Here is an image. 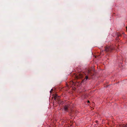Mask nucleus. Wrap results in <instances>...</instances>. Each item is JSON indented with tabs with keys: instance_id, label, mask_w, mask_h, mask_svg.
<instances>
[{
	"instance_id": "1",
	"label": "nucleus",
	"mask_w": 127,
	"mask_h": 127,
	"mask_svg": "<svg viewBox=\"0 0 127 127\" xmlns=\"http://www.w3.org/2000/svg\"><path fill=\"white\" fill-rule=\"evenodd\" d=\"M53 97L55 100L56 101H59L60 97L58 96L57 94H55L54 95Z\"/></svg>"
},
{
	"instance_id": "2",
	"label": "nucleus",
	"mask_w": 127,
	"mask_h": 127,
	"mask_svg": "<svg viewBox=\"0 0 127 127\" xmlns=\"http://www.w3.org/2000/svg\"><path fill=\"white\" fill-rule=\"evenodd\" d=\"M113 49L111 47L108 46L106 47L105 48V50L106 52L111 51V50H113Z\"/></svg>"
},
{
	"instance_id": "3",
	"label": "nucleus",
	"mask_w": 127,
	"mask_h": 127,
	"mask_svg": "<svg viewBox=\"0 0 127 127\" xmlns=\"http://www.w3.org/2000/svg\"><path fill=\"white\" fill-rule=\"evenodd\" d=\"M75 77L76 79H78L81 78L83 77V75L82 74H79L78 75H75Z\"/></svg>"
},
{
	"instance_id": "4",
	"label": "nucleus",
	"mask_w": 127,
	"mask_h": 127,
	"mask_svg": "<svg viewBox=\"0 0 127 127\" xmlns=\"http://www.w3.org/2000/svg\"><path fill=\"white\" fill-rule=\"evenodd\" d=\"M69 108V105H65L64 106V111H66L67 112L68 111V108Z\"/></svg>"
},
{
	"instance_id": "5",
	"label": "nucleus",
	"mask_w": 127,
	"mask_h": 127,
	"mask_svg": "<svg viewBox=\"0 0 127 127\" xmlns=\"http://www.w3.org/2000/svg\"><path fill=\"white\" fill-rule=\"evenodd\" d=\"M74 113V111L72 110L71 109L69 113V115L70 116H71L72 114Z\"/></svg>"
},
{
	"instance_id": "6",
	"label": "nucleus",
	"mask_w": 127,
	"mask_h": 127,
	"mask_svg": "<svg viewBox=\"0 0 127 127\" xmlns=\"http://www.w3.org/2000/svg\"><path fill=\"white\" fill-rule=\"evenodd\" d=\"M88 79V76H86L85 77V79H84L82 81V82H83L84 81H86L87 79Z\"/></svg>"
},
{
	"instance_id": "7",
	"label": "nucleus",
	"mask_w": 127,
	"mask_h": 127,
	"mask_svg": "<svg viewBox=\"0 0 127 127\" xmlns=\"http://www.w3.org/2000/svg\"><path fill=\"white\" fill-rule=\"evenodd\" d=\"M88 73L89 74L91 73V71L90 70H88Z\"/></svg>"
},
{
	"instance_id": "8",
	"label": "nucleus",
	"mask_w": 127,
	"mask_h": 127,
	"mask_svg": "<svg viewBox=\"0 0 127 127\" xmlns=\"http://www.w3.org/2000/svg\"><path fill=\"white\" fill-rule=\"evenodd\" d=\"M53 90L52 89H51V90L50 91V93H52V91H53Z\"/></svg>"
},
{
	"instance_id": "9",
	"label": "nucleus",
	"mask_w": 127,
	"mask_h": 127,
	"mask_svg": "<svg viewBox=\"0 0 127 127\" xmlns=\"http://www.w3.org/2000/svg\"><path fill=\"white\" fill-rule=\"evenodd\" d=\"M125 124H123V125H122V127H125Z\"/></svg>"
},
{
	"instance_id": "10",
	"label": "nucleus",
	"mask_w": 127,
	"mask_h": 127,
	"mask_svg": "<svg viewBox=\"0 0 127 127\" xmlns=\"http://www.w3.org/2000/svg\"><path fill=\"white\" fill-rule=\"evenodd\" d=\"M121 34H119L118 35V37H119V36H121Z\"/></svg>"
},
{
	"instance_id": "11",
	"label": "nucleus",
	"mask_w": 127,
	"mask_h": 127,
	"mask_svg": "<svg viewBox=\"0 0 127 127\" xmlns=\"http://www.w3.org/2000/svg\"><path fill=\"white\" fill-rule=\"evenodd\" d=\"M125 127H127V124L125 126Z\"/></svg>"
},
{
	"instance_id": "12",
	"label": "nucleus",
	"mask_w": 127,
	"mask_h": 127,
	"mask_svg": "<svg viewBox=\"0 0 127 127\" xmlns=\"http://www.w3.org/2000/svg\"><path fill=\"white\" fill-rule=\"evenodd\" d=\"M95 122L96 123H97L98 122V121H95Z\"/></svg>"
},
{
	"instance_id": "13",
	"label": "nucleus",
	"mask_w": 127,
	"mask_h": 127,
	"mask_svg": "<svg viewBox=\"0 0 127 127\" xmlns=\"http://www.w3.org/2000/svg\"><path fill=\"white\" fill-rule=\"evenodd\" d=\"M87 102L88 103H89L90 102V101L89 100H88L87 101Z\"/></svg>"
},
{
	"instance_id": "14",
	"label": "nucleus",
	"mask_w": 127,
	"mask_h": 127,
	"mask_svg": "<svg viewBox=\"0 0 127 127\" xmlns=\"http://www.w3.org/2000/svg\"><path fill=\"white\" fill-rule=\"evenodd\" d=\"M118 37H117V39H118Z\"/></svg>"
},
{
	"instance_id": "15",
	"label": "nucleus",
	"mask_w": 127,
	"mask_h": 127,
	"mask_svg": "<svg viewBox=\"0 0 127 127\" xmlns=\"http://www.w3.org/2000/svg\"><path fill=\"white\" fill-rule=\"evenodd\" d=\"M72 82L73 83V82Z\"/></svg>"
},
{
	"instance_id": "16",
	"label": "nucleus",
	"mask_w": 127,
	"mask_h": 127,
	"mask_svg": "<svg viewBox=\"0 0 127 127\" xmlns=\"http://www.w3.org/2000/svg\"><path fill=\"white\" fill-rule=\"evenodd\" d=\"M72 125H70V126H71Z\"/></svg>"
}]
</instances>
